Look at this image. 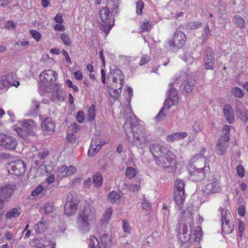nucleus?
<instances>
[{
	"label": "nucleus",
	"mask_w": 248,
	"mask_h": 248,
	"mask_svg": "<svg viewBox=\"0 0 248 248\" xmlns=\"http://www.w3.org/2000/svg\"><path fill=\"white\" fill-rule=\"evenodd\" d=\"M43 209L46 213L49 214L52 212L53 210V205L52 203H47L44 205Z\"/></svg>",
	"instance_id": "obj_58"
},
{
	"label": "nucleus",
	"mask_w": 248,
	"mask_h": 248,
	"mask_svg": "<svg viewBox=\"0 0 248 248\" xmlns=\"http://www.w3.org/2000/svg\"><path fill=\"white\" fill-rule=\"evenodd\" d=\"M77 171V168L73 166L66 167L62 166L57 168V175L58 178L61 179L65 177L72 175Z\"/></svg>",
	"instance_id": "obj_17"
},
{
	"label": "nucleus",
	"mask_w": 248,
	"mask_h": 248,
	"mask_svg": "<svg viewBox=\"0 0 248 248\" xmlns=\"http://www.w3.org/2000/svg\"><path fill=\"white\" fill-rule=\"evenodd\" d=\"M196 157H192L191 162L187 165V169L189 178L193 181H199L204 179L205 173L209 170V163L206 159L202 158L200 162Z\"/></svg>",
	"instance_id": "obj_4"
},
{
	"label": "nucleus",
	"mask_w": 248,
	"mask_h": 248,
	"mask_svg": "<svg viewBox=\"0 0 248 248\" xmlns=\"http://www.w3.org/2000/svg\"><path fill=\"white\" fill-rule=\"evenodd\" d=\"M223 113L226 120L229 124H232L233 123L234 115L233 111L229 104H226L223 107Z\"/></svg>",
	"instance_id": "obj_23"
},
{
	"label": "nucleus",
	"mask_w": 248,
	"mask_h": 248,
	"mask_svg": "<svg viewBox=\"0 0 248 248\" xmlns=\"http://www.w3.org/2000/svg\"><path fill=\"white\" fill-rule=\"evenodd\" d=\"M123 229L124 233L128 234H130L131 228L130 226L129 223L125 219L123 220Z\"/></svg>",
	"instance_id": "obj_53"
},
{
	"label": "nucleus",
	"mask_w": 248,
	"mask_h": 248,
	"mask_svg": "<svg viewBox=\"0 0 248 248\" xmlns=\"http://www.w3.org/2000/svg\"><path fill=\"white\" fill-rule=\"evenodd\" d=\"M13 128V130L15 131L18 135L21 137H24L27 134V131L25 130H23L22 128L17 124L14 125Z\"/></svg>",
	"instance_id": "obj_47"
},
{
	"label": "nucleus",
	"mask_w": 248,
	"mask_h": 248,
	"mask_svg": "<svg viewBox=\"0 0 248 248\" xmlns=\"http://www.w3.org/2000/svg\"><path fill=\"white\" fill-rule=\"evenodd\" d=\"M57 74L52 70H45L42 72L40 75V82L47 86L50 83H53L56 80Z\"/></svg>",
	"instance_id": "obj_12"
},
{
	"label": "nucleus",
	"mask_w": 248,
	"mask_h": 248,
	"mask_svg": "<svg viewBox=\"0 0 248 248\" xmlns=\"http://www.w3.org/2000/svg\"><path fill=\"white\" fill-rule=\"evenodd\" d=\"M101 242L105 248H109L112 244L111 236L109 234L104 233L101 237Z\"/></svg>",
	"instance_id": "obj_27"
},
{
	"label": "nucleus",
	"mask_w": 248,
	"mask_h": 248,
	"mask_svg": "<svg viewBox=\"0 0 248 248\" xmlns=\"http://www.w3.org/2000/svg\"><path fill=\"white\" fill-rule=\"evenodd\" d=\"M20 215V212L16 208L10 209L6 215V219L17 217Z\"/></svg>",
	"instance_id": "obj_37"
},
{
	"label": "nucleus",
	"mask_w": 248,
	"mask_h": 248,
	"mask_svg": "<svg viewBox=\"0 0 248 248\" xmlns=\"http://www.w3.org/2000/svg\"><path fill=\"white\" fill-rule=\"evenodd\" d=\"M186 39V34L181 31L174 32L173 37L169 39L166 43V46L170 49L179 48L182 47Z\"/></svg>",
	"instance_id": "obj_6"
},
{
	"label": "nucleus",
	"mask_w": 248,
	"mask_h": 248,
	"mask_svg": "<svg viewBox=\"0 0 248 248\" xmlns=\"http://www.w3.org/2000/svg\"><path fill=\"white\" fill-rule=\"evenodd\" d=\"M124 127L126 136V140L130 146H135L141 149L146 146L149 140L144 127L140 125H134L128 119L125 120Z\"/></svg>",
	"instance_id": "obj_1"
},
{
	"label": "nucleus",
	"mask_w": 248,
	"mask_h": 248,
	"mask_svg": "<svg viewBox=\"0 0 248 248\" xmlns=\"http://www.w3.org/2000/svg\"><path fill=\"white\" fill-rule=\"evenodd\" d=\"M76 119L79 123H82L85 119V115L83 111H79L78 112L76 115Z\"/></svg>",
	"instance_id": "obj_59"
},
{
	"label": "nucleus",
	"mask_w": 248,
	"mask_h": 248,
	"mask_svg": "<svg viewBox=\"0 0 248 248\" xmlns=\"http://www.w3.org/2000/svg\"><path fill=\"white\" fill-rule=\"evenodd\" d=\"M108 79L109 81H111L112 85H118L120 84L123 86L124 80V75L123 72L119 69H110V72L108 74Z\"/></svg>",
	"instance_id": "obj_11"
},
{
	"label": "nucleus",
	"mask_w": 248,
	"mask_h": 248,
	"mask_svg": "<svg viewBox=\"0 0 248 248\" xmlns=\"http://www.w3.org/2000/svg\"><path fill=\"white\" fill-rule=\"evenodd\" d=\"M136 170L133 167H128L125 171L126 176L130 179L134 178L137 175Z\"/></svg>",
	"instance_id": "obj_41"
},
{
	"label": "nucleus",
	"mask_w": 248,
	"mask_h": 248,
	"mask_svg": "<svg viewBox=\"0 0 248 248\" xmlns=\"http://www.w3.org/2000/svg\"><path fill=\"white\" fill-rule=\"evenodd\" d=\"M4 238L6 239V242L9 243L11 245V248L13 247V244L15 242V237L13 236L12 233L10 232H6L4 234Z\"/></svg>",
	"instance_id": "obj_43"
},
{
	"label": "nucleus",
	"mask_w": 248,
	"mask_h": 248,
	"mask_svg": "<svg viewBox=\"0 0 248 248\" xmlns=\"http://www.w3.org/2000/svg\"><path fill=\"white\" fill-rule=\"evenodd\" d=\"M234 110L237 117L246 123L248 120V110L242 102L236 100L234 104Z\"/></svg>",
	"instance_id": "obj_13"
},
{
	"label": "nucleus",
	"mask_w": 248,
	"mask_h": 248,
	"mask_svg": "<svg viewBox=\"0 0 248 248\" xmlns=\"http://www.w3.org/2000/svg\"><path fill=\"white\" fill-rule=\"evenodd\" d=\"M99 16L101 20L104 23L100 26V29L104 31L106 35H108L114 24V20L111 17L110 11L105 7L100 9Z\"/></svg>",
	"instance_id": "obj_5"
},
{
	"label": "nucleus",
	"mask_w": 248,
	"mask_h": 248,
	"mask_svg": "<svg viewBox=\"0 0 248 248\" xmlns=\"http://www.w3.org/2000/svg\"><path fill=\"white\" fill-rule=\"evenodd\" d=\"M221 226L223 232L226 234L231 233L234 228L233 224L230 221H223Z\"/></svg>",
	"instance_id": "obj_31"
},
{
	"label": "nucleus",
	"mask_w": 248,
	"mask_h": 248,
	"mask_svg": "<svg viewBox=\"0 0 248 248\" xmlns=\"http://www.w3.org/2000/svg\"><path fill=\"white\" fill-rule=\"evenodd\" d=\"M151 28V24L148 21L144 22L141 25V29L143 31H148Z\"/></svg>",
	"instance_id": "obj_62"
},
{
	"label": "nucleus",
	"mask_w": 248,
	"mask_h": 248,
	"mask_svg": "<svg viewBox=\"0 0 248 248\" xmlns=\"http://www.w3.org/2000/svg\"><path fill=\"white\" fill-rule=\"evenodd\" d=\"M214 53L207 54L205 59V68L206 69L212 70L214 67Z\"/></svg>",
	"instance_id": "obj_30"
},
{
	"label": "nucleus",
	"mask_w": 248,
	"mask_h": 248,
	"mask_svg": "<svg viewBox=\"0 0 248 248\" xmlns=\"http://www.w3.org/2000/svg\"><path fill=\"white\" fill-rule=\"evenodd\" d=\"M60 38L63 44L66 46H69L71 44L70 35L65 33H62L60 35Z\"/></svg>",
	"instance_id": "obj_52"
},
{
	"label": "nucleus",
	"mask_w": 248,
	"mask_h": 248,
	"mask_svg": "<svg viewBox=\"0 0 248 248\" xmlns=\"http://www.w3.org/2000/svg\"><path fill=\"white\" fill-rule=\"evenodd\" d=\"M113 86L115 88V89H114L113 87L109 88L108 89V93L112 97L116 99L119 96L120 93H121L123 87L122 84Z\"/></svg>",
	"instance_id": "obj_26"
},
{
	"label": "nucleus",
	"mask_w": 248,
	"mask_h": 248,
	"mask_svg": "<svg viewBox=\"0 0 248 248\" xmlns=\"http://www.w3.org/2000/svg\"><path fill=\"white\" fill-rule=\"evenodd\" d=\"M105 8L108 9L109 11L111 10V13L113 12L116 13L118 8V2L117 0H108L107 5Z\"/></svg>",
	"instance_id": "obj_36"
},
{
	"label": "nucleus",
	"mask_w": 248,
	"mask_h": 248,
	"mask_svg": "<svg viewBox=\"0 0 248 248\" xmlns=\"http://www.w3.org/2000/svg\"><path fill=\"white\" fill-rule=\"evenodd\" d=\"M39 102L33 99L31 106V112H30V114H36L39 110Z\"/></svg>",
	"instance_id": "obj_54"
},
{
	"label": "nucleus",
	"mask_w": 248,
	"mask_h": 248,
	"mask_svg": "<svg viewBox=\"0 0 248 248\" xmlns=\"http://www.w3.org/2000/svg\"><path fill=\"white\" fill-rule=\"evenodd\" d=\"M202 191L205 195L214 194L219 192L221 191V187L217 181L211 180L203 186Z\"/></svg>",
	"instance_id": "obj_15"
},
{
	"label": "nucleus",
	"mask_w": 248,
	"mask_h": 248,
	"mask_svg": "<svg viewBox=\"0 0 248 248\" xmlns=\"http://www.w3.org/2000/svg\"><path fill=\"white\" fill-rule=\"evenodd\" d=\"M120 194L116 191H112L108 196L107 200L112 203H116L120 200Z\"/></svg>",
	"instance_id": "obj_35"
},
{
	"label": "nucleus",
	"mask_w": 248,
	"mask_h": 248,
	"mask_svg": "<svg viewBox=\"0 0 248 248\" xmlns=\"http://www.w3.org/2000/svg\"><path fill=\"white\" fill-rule=\"evenodd\" d=\"M187 214L189 215V217H188L187 221L190 220L189 222H188L189 227L191 229V232L193 233V236L192 237L191 241L195 242L197 241L199 242L200 240L201 237L202 235V231L201 228L197 226L194 228H192L193 224V218L192 217V213L189 211L187 212ZM187 214L186 211L184 212V216H186Z\"/></svg>",
	"instance_id": "obj_14"
},
{
	"label": "nucleus",
	"mask_w": 248,
	"mask_h": 248,
	"mask_svg": "<svg viewBox=\"0 0 248 248\" xmlns=\"http://www.w3.org/2000/svg\"><path fill=\"white\" fill-rule=\"evenodd\" d=\"M233 22L239 28H244L245 25L244 19L239 15L236 16L233 18Z\"/></svg>",
	"instance_id": "obj_49"
},
{
	"label": "nucleus",
	"mask_w": 248,
	"mask_h": 248,
	"mask_svg": "<svg viewBox=\"0 0 248 248\" xmlns=\"http://www.w3.org/2000/svg\"><path fill=\"white\" fill-rule=\"evenodd\" d=\"M149 148L158 166L168 169L170 171L174 170L176 163L175 156L168 148L163 144L154 143L150 145Z\"/></svg>",
	"instance_id": "obj_2"
},
{
	"label": "nucleus",
	"mask_w": 248,
	"mask_h": 248,
	"mask_svg": "<svg viewBox=\"0 0 248 248\" xmlns=\"http://www.w3.org/2000/svg\"><path fill=\"white\" fill-rule=\"evenodd\" d=\"M19 124L26 129L27 132L34 133L37 126L34 121L32 119H26L19 122ZM33 134V133H32Z\"/></svg>",
	"instance_id": "obj_22"
},
{
	"label": "nucleus",
	"mask_w": 248,
	"mask_h": 248,
	"mask_svg": "<svg viewBox=\"0 0 248 248\" xmlns=\"http://www.w3.org/2000/svg\"><path fill=\"white\" fill-rule=\"evenodd\" d=\"M195 85V81L187 80L184 85V90L187 93H191L193 90Z\"/></svg>",
	"instance_id": "obj_40"
},
{
	"label": "nucleus",
	"mask_w": 248,
	"mask_h": 248,
	"mask_svg": "<svg viewBox=\"0 0 248 248\" xmlns=\"http://www.w3.org/2000/svg\"><path fill=\"white\" fill-rule=\"evenodd\" d=\"M113 213V210L111 207L107 208L103 215L102 221L103 223H108L111 218Z\"/></svg>",
	"instance_id": "obj_32"
},
{
	"label": "nucleus",
	"mask_w": 248,
	"mask_h": 248,
	"mask_svg": "<svg viewBox=\"0 0 248 248\" xmlns=\"http://www.w3.org/2000/svg\"><path fill=\"white\" fill-rule=\"evenodd\" d=\"M185 184L181 179H176L175 182V188L174 190H178V192H185L184 189Z\"/></svg>",
	"instance_id": "obj_45"
},
{
	"label": "nucleus",
	"mask_w": 248,
	"mask_h": 248,
	"mask_svg": "<svg viewBox=\"0 0 248 248\" xmlns=\"http://www.w3.org/2000/svg\"><path fill=\"white\" fill-rule=\"evenodd\" d=\"M236 170L238 176L242 178L245 175V170L242 165H239L236 168Z\"/></svg>",
	"instance_id": "obj_63"
},
{
	"label": "nucleus",
	"mask_w": 248,
	"mask_h": 248,
	"mask_svg": "<svg viewBox=\"0 0 248 248\" xmlns=\"http://www.w3.org/2000/svg\"><path fill=\"white\" fill-rule=\"evenodd\" d=\"M247 188V185L242 183L239 184V187H237L235 189L236 192V195L239 197L242 198L243 196L246 195V190Z\"/></svg>",
	"instance_id": "obj_38"
},
{
	"label": "nucleus",
	"mask_w": 248,
	"mask_h": 248,
	"mask_svg": "<svg viewBox=\"0 0 248 248\" xmlns=\"http://www.w3.org/2000/svg\"><path fill=\"white\" fill-rule=\"evenodd\" d=\"M12 79V76L10 75L0 77V90L10 87Z\"/></svg>",
	"instance_id": "obj_25"
},
{
	"label": "nucleus",
	"mask_w": 248,
	"mask_h": 248,
	"mask_svg": "<svg viewBox=\"0 0 248 248\" xmlns=\"http://www.w3.org/2000/svg\"><path fill=\"white\" fill-rule=\"evenodd\" d=\"M103 182L102 175L99 172H96L93 177V183L96 188L100 187Z\"/></svg>",
	"instance_id": "obj_29"
},
{
	"label": "nucleus",
	"mask_w": 248,
	"mask_h": 248,
	"mask_svg": "<svg viewBox=\"0 0 248 248\" xmlns=\"http://www.w3.org/2000/svg\"><path fill=\"white\" fill-rule=\"evenodd\" d=\"M177 236L179 240L183 244L186 243L189 241H190V243L193 242L191 241L192 237L190 236L189 234H187L186 225L184 224L180 226Z\"/></svg>",
	"instance_id": "obj_19"
},
{
	"label": "nucleus",
	"mask_w": 248,
	"mask_h": 248,
	"mask_svg": "<svg viewBox=\"0 0 248 248\" xmlns=\"http://www.w3.org/2000/svg\"><path fill=\"white\" fill-rule=\"evenodd\" d=\"M48 225L47 222L42 219L34 226V229L36 233H39L44 232Z\"/></svg>",
	"instance_id": "obj_28"
},
{
	"label": "nucleus",
	"mask_w": 248,
	"mask_h": 248,
	"mask_svg": "<svg viewBox=\"0 0 248 248\" xmlns=\"http://www.w3.org/2000/svg\"><path fill=\"white\" fill-rule=\"evenodd\" d=\"M210 33V30L209 29V26L208 25H206L203 28V32L202 33V37L203 39H206V38L208 36V35Z\"/></svg>",
	"instance_id": "obj_60"
},
{
	"label": "nucleus",
	"mask_w": 248,
	"mask_h": 248,
	"mask_svg": "<svg viewBox=\"0 0 248 248\" xmlns=\"http://www.w3.org/2000/svg\"><path fill=\"white\" fill-rule=\"evenodd\" d=\"M205 151V149L204 148H202L201 149V150L200 151V153L199 154H196V155L193 156L192 157H195L197 156V157H196V159H197V160H198V161H199V162H200V161L202 159V158L205 159L207 160L203 156V154H204ZM207 161L208 162V160H207Z\"/></svg>",
	"instance_id": "obj_57"
},
{
	"label": "nucleus",
	"mask_w": 248,
	"mask_h": 248,
	"mask_svg": "<svg viewBox=\"0 0 248 248\" xmlns=\"http://www.w3.org/2000/svg\"><path fill=\"white\" fill-rule=\"evenodd\" d=\"M30 32L31 36L37 41H39L41 39L42 35L39 32L35 30H30Z\"/></svg>",
	"instance_id": "obj_56"
},
{
	"label": "nucleus",
	"mask_w": 248,
	"mask_h": 248,
	"mask_svg": "<svg viewBox=\"0 0 248 248\" xmlns=\"http://www.w3.org/2000/svg\"><path fill=\"white\" fill-rule=\"evenodd\" d=\"M202 23L200 21H192L189 22L186 26V29L189 30H193L201 27Z\"/></svg>",
	"instance_id": "obj_42"
},
{
	"label": "nucleus",
	"mask_w": 248,
	"mask_h": 248,
	"mask_svg": "<svg viewBox=\"0 0 248 248\" xmlns=\"http://www.w3.org/2000/svg\"><path fill=\"white\" fill-rule=\"evenodd\" d=\"M166 141L169 142H172L175 141L177 140L176 139V136L175 134V133H172L171 134H170L168 135L166 139H165Z\"/></svg>",
	"instance_id": "obj_64"
},
{
	"label": "nucleus",
	"mask_w": 248,
	"mask_h": 248,
	"mask_svg": "<svg viewBox=\"0 0 248 248\" xmlns=\"http://www.w3.org/2000/svg\"><path fill=\"white\" fill-rule=\"evenodd\" d=\"M44 190L42 185H39L32 191L31 195L33 197L39 196L40 195H44Z\"/></svg>",
	"instance_id": "obj_51"
},
{
	"label": "nucleus",
	"mask_w": 248,
	"mask_h": 248,
	"mask_svg": "<svg viewBox=\"0 0 248 248\" xmlns=\"http://www.w3.org/2000/svg\"><path fill=\"white\" fill-rule=\"evenodd\" d=\"M125 186L128 190L133 192L139 191L140 188V186L136 184H128L125 185Z\"/></svg>",
	"instance_id": "obj_55"
},
{
	"label": "nucleus",
	"mask_w": 248,
	"mask_h": 248,
	"mask_svg": "<svg viewBox=\"0 0 248 248\" xmlns=\"http://www.w3.org/2000/svg\"><path fill=\"white\" fill-rule=\"evenodd\" d=\"M79 201L76 196L69 194L64 206V213L68 216H73L76 212Z\"/></svg>",
	"instance_id": "obj_8"
},
{
	"label": "nucleus",
	"mask_w": 248,
	"mask_h": 248,
	"mask_svg": "<svg viewBox=\"0 0 248 248\" xmlns=\"http://www.w3.org/2000/svg\"><path fill=\"white\" fill-rule=\"evenodd\" d=\"M185 198V192H178V190H174V199L179 210L181 209V206L184 203Z\"/></svg>",
	"instance_id": "obj_24"
},
{
	"label": "nucleus",
	"mask_w": 248,
	"mask_h": 248,
	"mask_svg": "<svg viewBox=\"0 0 248 248\" xmlns=\"http://www.w3.org/2000/svg\"><path fill=\"white\" fill-rule=\"evenodd\" d=\"M96 115L95 106L94 105H92L88 110V113L87 115V121L88 122H91L95 118Z\"/></svg>",
	"instance_id": "obj_33"
},
{
	"label": "nucleus",
	"mask_w": 248,
	"mask_h": 248,
	"mask_svg": "<svg viewBox=\"0 0 248 248\" xmlns=\"http://www.w3.org/2000/svg\"><path fill=\"white\" fill-rule=\"evenodd\" d=\"M18 144L17 140L11 136L0 134V146L10 150H14Z\"/></svg>",
	"instance_id": "obj_9"
},
{
	"label": "nucleus",
	"mask_w": 248,
	"mask_h": 248,
	"mask_svg": "<svg viewBox=\"0 0 248 248\" xmlns=\"http://www.w3.org/2000/svg\"><path fill=\"white\" fill-rule=\"evenodd\" d=\"M192 130L196 132H200L202 129V125L199 122H195L192 126Z\"/></svg>",
	"instance_id": "obj_61"
},
{
	"label": "nucleus",
	"mask_w": 248,
	"mask_h": 248,
	"mask_svg": "<svg viewBox=\"0 0 248 248\" xmlns=\"http://www.w3.org/2000/svg\"><path fill=\"white\" fill-rule=\"evenodd\" d=\"M108 142V140L105 141L98 137L93 139L88 150L89 155L93 156L101 149L102 146Z\"/></svg>",
	"instance_id": "obj_16"
},
{
	"label": "nucleus",
	"mask_w": 248,
	"mask_h": 248,
	"mask_svg": "<svg viewBox=\"0 0 248 248\" xmlns=\"http://www.w3.org/2000/svg\"><path fill=\"white\" fill-rule=\"evenodd\" d=\"M232 95L238 98H242L244 96V92L238 87H234L232 91Z\"/></svg>",
	"instance_id": "obj_44"
},
{
	"label": "nucleus",
	"mask_w": 248,
	"mask_h": 248,
	"mask_svg": "<svg viewBox=\"0 0 248 248\" xmlns=\"http://www.w3.org/2000/svg\"><path fill=\"white\" fill-rule=\"evenodd\" d=\"M89 247L90 248H99L98 239L94 236H91L89 241Z\"/></svg>",
	"instance_id": "obj_48"
},
{
	"label": "nucleus",
	"mask_w": 248,
	"mask_h": 248,
	"mask_svg": "<svg viewBox=\"0 0 248 248\" xmlns=\"http://www.w3.org/2000/svg\"><path fill=\"white\" fill-rule=\"evenodd\" d=\"M96 210L94 208L86 206L78 215L76 224L79 231L82 233L90 232L93 225L96 222Z\"/></svg>",
	"instance_id": "obj_3"
},
{
	"label": "nucleus",
	"mask_w": 248,
	"mask_h": 248,
	"mask_svg": "<svg viewBox=\"0 0 248 248\" xmlns=\"http://www.w3.org/2000/svg\"><path fill=\"white\" fill-rule=\"evenodd\" d=\"M144 4L141 0H138L136 3V12L137 15L141 16Z\"/></svg>",
	"instance_id": "obj_46"
},
{
	"label": "nucleus",
	"mask_w": 248,
	"mask_h": 248,
	"mask_svg": "<svg viewBox=\"0 0 248 248\" xmlns=\"http://www.w3.org/2000/svg\"><path fill=\"white\" fill-rule=\"evenodd\" d=\"M48 242L43 240V238H33L31 242V245L37 248H55V244L53 242Z\"/></svg>",
	"instance_id": "obj_21"
},
{
	"label": "nucleus",
	"mask_w": 248,
	"mask_h": 248,
	"mask_svg": "<svg viewBox=\"0 0 248 248\" xmlns=\"http://www.w3.org/2000/svg\"><path fill=\"white\" fill-rule=\"evenodd\" d=\"M229 146V138L227 136L221 137L216 146V152L219 155H224Z\"/></svg>",
	"instance_id": "obj_18"
},
{
	"label": "nucleus",
	"mask_w": 248,
	"mask_h": 248,
	"mask_svg": "<svg viewBox=\"0 0 248 248\" xmlns=\"http://www.w3.org/2000/svg\"><path fill=\"white\" fill-rule=\"evenodd\" d=\"M186 75L185 73H183L180 77H177L174 83H170L169 84L170 86V89L168 93V98L166 100L165 103H167L169 100L172 102V105H174L175 102L177 101V91L175 88H173V85H175L176 87H178L179 85L181 84L182 82L186 77Z\"/></svg>",
	"instance_id": "obj_7"
},
{
	"label": "nucleus",
	"mask_w": 248,
	"mask_h": 248,
	"mask_svg": "<svg viewBox=\"0 0 248 248\" xmlns=\"http://www.w3.org/2000/svg\"><path fill=\"white\" fill-rule=\"evenodd\" d=\"M57 90L54 91L52 93V100L53 101H62L64 100L63 97V92L62 90H60L57 87Z\"/></svg>",
	"instance_id": "obj_34"
},
{
	"label": "nucleus",
	"mask_w": 248,
	"mask_h": 248,
	"mask_svg": "<svg viewBox=\"0 0 248 248\" xmlns=\"http://www.w3.org/2000/svg\"><path fill=\"white\" fill-rule=\"evenodd\" d=\"M55 123L49 118H46L42 122L41 127L46 134L50 135L53 133L55 129Z\"/></svg>",
	"instance_id": "obj_20"
},
{
	"label": "nucleus",
	"mask_w": 248,
	"mask_h": 248,
	"mask_svg": "<svg viewBox=\"0 0 248 248\" xmlns=\"http://www.w3.org/2000/svg\"><path fill=\"white\" fill-rule=\"evenodd\" d=\"M26 164L21 160L11 162L8 164V170L10 173L16 176L23 174L26 170Z\"/></svg>",
	"instance_id": "obj_10"
},
{
	"label": "nucleus",
	"mask_w": 248,
	"mask_h": 248,
	"mask_svg": "<svg viewBox=\"0 0 248 248\" xmlns=\"http://www.w3.org/2000/svg\"><path fill=\"white\" fill-rule=\"evenodd\" d=\"M221 222L223 221H229V218L231 217L230 212L226 209H222L221 212Z\"/></svg>",
	"instance_id": "obj_50"
},
{
	"label": "nucleus",
	"mask_w": 248,
	"mask_h": 248,
	"mask_svg": "<svg viewBox=\"0 0 248 248\" xmlns=\"http://www.w3.org/2000/svg\"><path fill=\"white\" fill-rule=\"evenodd\" d=\"M141 208L149 213L152 211V204L144 197L141 200Z\"/></svg>",
	"instance_id": "obj_39"
}]
</instances>
